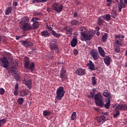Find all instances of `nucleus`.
<instances>
[{
  "mask_svg": "<svg viewBox=\"0 0 127 127\" xmlns=\"http://www.w3.org/2000/svg\"><path fill=\"white\" fill-rule=\"evenodd\" d=\"M65 94V91L64 90V88L63 87L61 86L58 88L56 91V99L58 101H61L62 100V98L64 97V95Z\"/></svg>",
  "mask_w": 127,
  "mask_h": 127,
  "instance_id": "4",
  "label": "nucleus"
},
{
  "mask_svg": "<svg viewBox=\"0 0 127 127\" xmlns=\"http://www.w3.org/2000/svg\"><path fill=\"white\" fill-rule=\"evenodd\" d=\"M121 1H122V3L125 5L126 7V4H127V0H120L119 2H121Z\"/></svg>",
  "mask_w": 127,
  "mask_h": 127,
  "instance_id": "49",
  "label": "nucleus"
},
{
  "mask_svg": "<svg viewBox=\"0 0 127 127\" xmlns=\"http://www.w3.org/2000/svg\"><path fill=\"white\" fill-rule=\"evenodd\" d=\"M23 36L22 35V36H16V40H18L20 38H21V37H23Z\"/></svg>",
  "mask_w": 127,
  "mask_h": 127,
  "instance_id": "59",
  "label": "nucleus"
},
{
  "mask_svg": "<svg viewBox=\"0 0 127 127\" xmlns=\"http://www.w3.org/2000/svg\"><path fill=\"white\" fill-rule=\"evenodd\" d=\"M17 4L18 3H17V2L16 1H14L13 2V5L14 6V7H16V6H17Z\"/></svg>",
  "mask_w": 127,
  "mask_h": 127,
  "instance_id": "60",
  "label": "nucleus"
},
{
  "mask_svg": "<svg viewBox=\"0 0 127 127\" xmlns=\"http://www.w3.org/2000/svg\"><path fill=\"white\" fill-rule=\"evenodd\" d=\"M47 11L48 12H50V8L47 7Z\"/></svg>",
  "mask_w": 127,
  "mask_h": 127,
  "instance_id": "63",
  "label": "nucleus"
},
{
  "mask_svg": "<svg viewBox=\"0 0 127 127\" xmlns=\"http://www.w3.org/2000/svg\"><path fill=\"white\" fill-rule=\"evenodd\" d=\"M18 87H19L18 83H16L15 85V90H18Z\"/></svg>",
  "mask_w": 127,
  "mask_h": 127,
  "instance_id": "56",
  "label": "nucleus"
},
{
  "mask_svg": "<svg viewBox=\"0 0 127 127\" xmlns=\"http://www.w3.org/2000/svg\"><path fill=\"white\" fill-rule=\"evenodd\" d=\"M81 36L83 39H81L82 41H89L93 37V35L91 32H84L81 33Z\"/></svg>",
  "mask_w": 127,
  "mask_h": 127,
  "instance_id": "6",
  "label": "nucleus"
},
{
  "mask_svg": "<svg viewBox=\"0 0 127 127\" xmlns=\"http://www.w3.org/2000/svg\"><path fill=\"white\" fill-rule=\"evenodd\" d=\"M114 51L117 53H120L121 50H120L119 47H117L114 48Z\"/></svg>",
  "mask_w": 127,
  "mask_h": 127,
  "instance_id": "45",
  "label": "nucleus"
},
{
  "mask_svg": "<svg viewBox=\"0 0 127 127\" xmlns=\"http://www.w3.org/2000/svg\"><path fill=\"white\" fill-rule=\"evenodd\" d=\"M43 115L44 117H50V116H51V112L47 110H44Z\"/></svg>",
  "mask_w": 127,
  "mask_h": 127,
  "instance_id": "34",
  "label": "nucleus"
},
{
  "mask_svg": "<svg viewBox=\"0 0 127 127\" xmlns=\"http://www.w3.org/2000/svg\"><path fill=\"white\" fill-rule=\"evenodd\" d=\"M90 55L91 57L93 58V60H94V61H96V60H98L99 58H100V55H99V53H98L97 51H91Z\"/></svg>",
  "mask_w": 127,
  "mask_h": 127,
  "instance_id": "9",
  "label": "nucleus"
},
{
  "mask_svg": "<svg viewBox=\"0 0 127 127\" xmlns=\"http://www.w3.org/2000/svg\"><path fill=\"white\" fill-rule=\"evenodd\" d=\"M47 29L51 31V32H52V30H52V27H51V26H48Z\"/></svg>",
  "mask_w": 127,
  "mask_h": 127,
  "instance_id": "61",
  "label": "nucleus"
},
{
  "mask_svg": "<svg viewBox=\"0 0 127 127\" xmlns=\"http://www.w3.org/2000/svg\"><path fill=\"white\" fill-rule=\"evenodd\" d=\"M94 70H98V67H93V69H92V71H94Z\"/></svg>",
  "mask_w": 127,
  "mask_h": 127,
  "instance_id": "64",
  "label": "nucleus"
},
{
  "mask_svg": "<svg viewBox=\"0 0 127 127\" xmlns=\"http://www.w3.org/2000/svg\"><path fill=\"white\" fill-rule=\"evenodd\" d=\"M23 19V20H21V21H25L27 23V22H29V18L25 17Z\"/></svg>",
  "mask_w": 127,
  "mask_h": 127,
  "instance_id": "48",
  "label": "nucleus"
},
{
  "mask_svg": "<svg viewBox=\"0 0 127 127\" xmlns=\"http://www.w3.org/2000/svg\"><path fill=\"white\" fill-rule=\"evenodd\" d=\"M111 13V16L113 17V18H116V17H117L118 16V12L116 10L112 9Z\"/></svg>",
  "mask_w": 127,
  "mask_h": 127,
  "instance_id": "27",
  "label": "nucleus"
},
{
  "mask_svg": "<svg viewBox=\"0 0 127 127\" xmlns=\"http://www.w3.org/2000/svg\"><path fill=\"white\" fill-rule=\"evenodd\" d=\"M79 24H80V22L76 19L71 20L70 22V26H76L77 25H79Z\"/></svg>",
  "mask_w": 127,
  "mask_h": 127,
  "instance_id": "17",
  "label": "nucleus"
},
{
  "mask_svg": "<svg viewBox=\"0 0 127 127\" xmlns=\"http://www.w3.org/2000/svg\"><path fill=\"white\" fill-rule=\"evenodd\" d=\"M34 15H35V16H37V15H40L41 14V13L40 12H38L37 11L34 12L33 13Z\"/></svg>",
  "mask_w": 127,
  "mask_h": 127,
  "instance_id": "52",
  "label": "nucleus"
},
{
  "mask_svg": "<svg viewBox=\"0 0 127 127\" xmlns=\"http://www.w3.org/2000/svg\"><path fill=\"white\" fill-rule=\"evenodd\" d=\"M97 122L98 123H104V122H106V117L104 115H101L100 117H97Z\"/></svg>",
  "mask_w": 127,
  "mask_h": 127,
  "instance_id": "22",
  "label": "nucleus"
},
{
  "mask_svg": "<svg viewBox=\"0 0 127 127\" xmlns=\"http://www.w3.org/2000/svg\"><path fill=\"white\" fill-rule=\"evenodd\" d=\"M111 106V100L108 99V102L105 104L104 103L103 106L107 110H109L110 109V106Z\"/></svg>",
  "mask_w": 127,
  "mask_h": 127,
  "instance_id": "30",
  "label": "nucleus"
},
{
  "mask_svg": "<svg viewBox=\"0 0 127 127\" xmlns=\"http://www.w3.org/2000/svg\"><path fill=\"white\" fill-rule=\"evenodd\" d=\"M66 34H72V29L69 26H66L64 28Z\"/></svg>",
  "mask_w": 127,
  "mask_h": 127,
  "instance_id": "28",
  "label": "nucleus"
},
{
  "mask_svg": "<svg viewBox=\"0 0 127 127\" xmlns=\"http://www.w3.org/2000/svg\"><path fill=\"white\" fill-rule=\"evenodd\" d=\"M57 42V40H56V39H55L52 40L50 43H56Z\"/></svg>",
  "mask_w": 127,
  "mask_h": 127,
  "instance_id": "58",
  "label": "nucleus"
},
{
  "mask_svg": "<svg viewBox=\"0 0 127 127\" xmlns=\"http://www.w3.org/2000/svg\"><path fill=\"white\" fill-rule=\"evenodd\" d=\"M31 20L32 22H33V23H34L35 22H39L38 21V20H40V19L37 17H34L32 18Z\"/></svg>",
  "mask_w": 127,
  "mask_h": 127,
  "instance_id": "35",
  "label": "nucleus"
},
{
  "mask_svg": "<svg viewBox=\"0 0 127 127\" xmlns=\"http://www.w3.org/2000/svg\"><path fill=\"white\" fill-rule=\"evenodd\" d=\"M52 8L53 9V10L56 11V12L60 13V12L63 10V5H60L57 2H55L52 5Z\"/></svg>",
  "mask_w": 127,
  "mask_h": 127,
  "instance_id": "5",
  "label": "nucleus"
},
{
  "mask_svg": "<svg viewBox=\"0 0 127 127\" xmlns=\"http://www.w3.org/2000/svg\"><path fill=\"white\" fill-rule=\"evenodd\" d=\"M90 94L91 98L94 99L95 104L97 107H100V108L104 107V101H103L104 99L101 92H98L95 95V92H90Z\"/></svg>",
  "mask_w": 127,
  "mask_h": 127,
  "instance_id": "1",
  "label": "nucleus"
},
{
  "mask_svg": "<svg viewBox=\"0 0 127 127\" xmlns=\"http://www.w3.org/2000/svg\"><path fill=\"white\" fill-rule=\"evenodd\" d=\"M98 52L100 56L102 57H105V55H106V53H105V51L101 47H98Z\"/></svg>",
  "mask_w": 127,
  "mask_h": 127,
  "instance_id": "20",
  "label": "nucleus"
},
{
  "mask_svg": "<svg viewBox=\"0 0 127 127\" xmlns=\"http://www.w3.org/2000/svg\"><path fill=\"white\" fill-rule=\"evenodd\" d=\"M79 31H80L81 35H82L83 32H86L87 31L86 30V28L82 26L79 28Z\"/></svg>",
  "mask_w": 127,
  "mask_h": 127,
  "instance_id": "37",
  "label": "nucleus"
},
{
  "mask_svg": "<svg viewBox=\"0 0 127 127\" xmlns=\"http://www.w3.org/2000/svg\"><path fill=\"white\" fill-rule=\"evenodd\" d=\"M76 118H77V116L76 115V112H74L72 114L71 116V121H74Z\"/></svg>",
  "mask_w": 127,
  "mask_h": 127,
  "instance_id": "38",
  "label": "nucleus"
},
{
  "mask_svg": "<svg viewBox=\"0 0 127 127\" xmlns=\"http://www.w3.org/2000/svg\"><path fill=\"white\" fill-rule=\"evenodd\" d=\"M5 123H6V119H3L0 120V125L1 126L4 125V124H5Z\"/></svg>",
  "mask_w": 127,
  "mask_h": 127,
  "instance_id": "42",
  "label": "nucleus"
},
{
  "mask_svg": "<svg viewBox=\"0 0 127 127\" xmlns=\"http://www.w3.org/2000/svg\"><path fill=\"white\" fill-rule=\"evenodd\" d=\"M75 4L76 5H81V2H80L79 1H76Z\"/></svg>",
  "mask_w": 127,
  "mask_h": 127,
  "instance_id": "62",
  "label": "nucleus"
},
{
  "mask_svg": "<svg viewBox=\"0 0 127 127\" xmlns=\"http://www.w3.org/2000/svg\"><path fill=\"white\" fill-rule=\"evenodd\" d=\"M115 42L116 44H117V45H121V44H120L121 42H120V40L115 39Z\"/></svg>",
  "mask_w": 127,
  "mask_h": 127,
  "instance_id": "51",
  "label": "nucleus"
},
{
  "mask_svg": "<svg viewBox=\"0 0 127 127\" xmlns=\"http://www.w3.org/2000/svg\"><path fill=\"white\" fill-rule=\"evenodd\" d=\"M73 17L74 18H78V17H79V15H78V12H74Z\"/></svg>",
  "mask_w": 127,
  "mask_h": 127,
  "instance_id": "46",
  "label": "nucleus"
},
{
  "mask_svg": "<svg viewBox=\"0 0 127 127\" xmlns=\"http://www.w3.org/2000/svg\"><path fill=\"white\" fill-rule=\"evenodd\" d=\"M120 111H117L115 113L113 114L114 118H117L118 116H120Z\"/></svg>",
  "mask_w": 127,
  "mask_h": 127,
  "instance_id": "43",
  "label": "nucleus"
},
{
  "mask_svg": "<svg viewBox=\"0 0 127 127\" xmlns=\"http://www.w3.org/2000/svg\"><path fill=\"white\" fill-rule=\"evenodd\" d=\"M77 43H78V41L77 40V37H75L73 38L70 42L71 47H75L76 45H77Z\"/></svg>",
  "mask_w": 127,
  "mask_h": 127,
  "instance_id": "18",
  "label": "nucleus"
},
{
  "mask_svg": "<svg viewBox=\"0 0 127 127\" xmlns=\"http://www.w3.org/2000/svg\"><path fill=\"white\" fill-rule=\"evenodd\" d=\"M20 28L23 31H28L31 30V24L26 22L25 21H20Z\"/></svg>",
  "mask_w": 127,
  "mask_h": 127,
  "instance_id": "3",
  "label": "nucleus"
},
{
  "mask_svg": "<svg viewBox=\"0 0 127 127\" xmlns=\"http://www.w3.org/2000/svg\"><path fill=\"white\" fill-rule=\"evenodd\" d=\"M60 77L62 79V82L68 80V75H67V70L65 69V67H63L60 71Z\"/></svg>",
  "mask_w": 127,
  "mask_h": 127,
  "instance_id": "7",
  "label": "nucleus"
},
{
  "mask_svg": "<svg viewBox=\"0 0 127 127\" xmlns=\"http://www.w3.org/2000/svg\"><path fill=\"white\" fill-rule=\"evenodd\" d=\"M37 2H46V1H48L49 0H36Z\"/></svg>",
  "mask_w": 127,
  "mask_h": 127,
  "instance_id": "50",
  "label": "nucleus"
},
{
  "mask_svg": "<svg viewBox=\"0 0 127 127\" xmlns=\"http://www.w3.org/2000/svg\"><path fill=\"white\" fill-rule=\"evenodd\" d=\"M92 85H96L97 84V81L96 80V77L93 76L91 79Z\"/></svg>",
  "mask_w": 127,
  "mask_h": 127,
  "instance_id": "41",
  "label": "nucleus"
},
{
  "mask_svg": "<svg viewBox=\"0 0 127 127\" xmlns=\"http://www.w3.org/2000/svg\"><path fill=\"white\" fill-rule=\"evenodd\" d=\"M73 53L74 54V55H78V50H77V49H74L73 51Z\"/></svg>",
  "mask_w": 127,
  "mask_h": 127,
  "instance_id": "57",
  "label": "nucleus"
},
{
  "mask_svg": "<svg viewBox=\"0 0 127 127\" xmlns=\"http://www.w3.org/2000/svg\"><path fill=\"white\" fill-rule=\"evenodd\" d=\"M118 7H119V9H118L119 12H121V11H122V8H125L126 7L125 4L123 3L122 1H121V2H119Z\"/></svg>",
  "mask_w": 127,
  "mask_h": 127,
  "instance_id": "25",
  "label": "nucleus"
},
{
  "mask_svg": "<svg viewBox=\"0 0 127 127\" xmlns=\"http://www.w3.org/2000/svg\"><path fill=\"white\" fill-rule=\"evenodd\" d=\"M24 66L25 69L29 70L31 73L34 72L35 69V64L34 63L31 62L29 61V58L27 57H25V63Z\"/></svg>",
  "mask_w": 127,
  "mask_h": 127,
  "instance_id": "2",
  "label": "nucleus"
},
{
  "mask_svg": "<svg viewBox=\"0 0 127 127\" xmlns=\"http://www.w3.org/2000/svg\"><path fill=\"white\" fill-rule=\"evenodd\" d=\"M27 94H28V90L23 89L20 92V96L21 97H25V96H27Z\"/></svg>",
  "mask_w": 127,
  "mask_h": 127,
  "instance_id": "26",
  "label": "nucleus"
},
{
  "mask_svg": "<svg viewBox=\"0 0 127 127\" xmlns=\"http://www.w3.org/2000/svg\"><path fill=\"white\" fill-rule=\"evenodd\" d=\"M111 59L112 58L110 57L109 56H105L104 58V61L105 64L107 65V66H109L110 64H111Z\"/></svg>",
  "mask_w": 127,
  "mask_h": 127,
  "instance_id": "14",
  "label": "nucleus"
},
{
  "mask_svg": "<svg viewBox=\"0 0 127 127\" xmlns=\"http://www.w3.org/2000/svg\"><path fill=\"white\" fill-rule=\"evenodd\" d=\"M24 84L27 86L29 90H31V85H32V81L31 79H29L28 80H24Z\"/></svg>",
  "mask_w": 127,
  "mask_h": 127,
  "instance_id": "16",
  "label": "nucleus"
},
{
  "mask_svg": "<svg viewBox=\"0 0 127 127\" xmlns=\"http://www.w3.org/2000/svg\"><path fill=\"white\" fill-rule=\"evenodd\" d=\"M109 34L108 33H105L102 37V42H106V41L108 39Z\"/></svg>",
  "mask_w": 127,
  "mask_h": 127,
  "instance_id": "33",
  "label": "nucleus"
},
{
  "mask_svg": "<svg viewBox=\"0 0 127 127\" xmlns=\"http://www.w3.org/2000/svg\"><path fill=\"white\" fill-rule=\"evenodd\" d=\"M117 110H120L121 111H127V105L126 104H119L116 106Z\"/></svg>",
  "mask_w": 127,
  "mask_h": 127,
  "instance_id": "13",
  "label": "nucleus"
},
{
  "mask_svg": "<svg viewBox=\"0 0 127 127\" xmlns=\"http://www.w3.org/2000/svg\"><path fill=\"white\" fill-rule=\"evenodd\" d=\"M4 92H5V91L3 88H0V95H3V94H4Z\"/></svg>",
  "mask_w": 127,
  "mask_h": 127,
  "instance_id": "47",
  "label": "nucleus"
},
{
  "mask_svg": "<svg viewBox=\"0 0 127 127\" xmlns=\"http://www.w3.org/2000/svg\"><path fill=\"white\" fill-rule=\"evenodd\" d=\"M14 78L16 81H19V75H16L14 76Z\"/></svg>",
  "mask_w": 127,
  "mask_h": 127,
  "instance_id": "55",
  "label": "nucleus"
},
{
  "mask_svg": "<svg viewBox=\"0 0 127 127\" xmlns=\"http://www.w3.org/2000/svg\"><path fill=\"white\" fill-rule=\"evenodd\" d=\"M11 10H12V7L11 6L8 7L5 11V14L6 15H8V14H9V13L11 12Z\"/></svg>",
  "mask_w": 127,
  "mask_h": 127,
  "instance_id": "31",
  "label": "nucleus"
},
{
  "mask_svg": "<svg viewBox=\"0 0 127 127\" xmlns=\"http://www.w3.org/2000/svg\"><path fill=\"white\" fill-rule=\"evenodd\" d=\"M23 102H24V99L23 98H19L17 100L18 105H22Z\"/></svg>",
  "mask_w": 127,
  "mask_h": 127,
  "instance_id": "36",
  "label": "nucleus"
},
{
  "mask_svg": "<svg viewBox=\"0 0 127 127\" xmlns=\"http://www.w3.org/2000/svg\"><path fill=\"white\" fill-rule=\"evenodd\" d=\"M54 55V51H52L51 52H49L47 57L50 59L51 60L53 59V56Z\"/></svg>",
  "mask_w": 127,
  "mask_h": 127,
  "instance_id": "29",
  "label": "nucleus"
},
{
  "mask_svg": "<svg viewBox=\"0 0 127 127\" xmlns=\"http://www.w3.org/2000/svg\"><path fill=\"white\" fill-rule=\"evenodd\" d=\"M14 96H17V95H18V89L14 90Z\"/></svg>",
  "mask_w": 127,
  "mask_h": 127,
  "instance_id": "53",
  "label": "nucleus"
},
{
  "mask_svg": "<svg viewBox=\"0 0 127 127\" xmlns=\"http://www.w3.org/2000/svg\"><path fill=\"white\" fill-rule=\"evenodd\" d=\"M38 27H39V22L33 23L32 26H31V30H32V29H37Z\"/></svg>",
  "mask_w": 127,
  "mask_h": 127,
  "instance_id": "23",
  "label": "nucleus"
},
{
  "mask_svg": "<svg viewBox=\"0 0 127 127\" xmlns=\"http://www.w3.org/2000/svg\"><path fill=\"white\" fill-rule=\"evenodd\" d=\"M20 43H21V45L26 47V48H28V47H30V46H33V43L28 41H20Z\"/></svg>",
  "mask_w": 127,
  "mask_h": 127,
  "instance_id": "10",
  "label": "nucleus"
},
{
  "mask_svg": "<svg viewBox=\"0 0 127 127\" xmlns=\"http://www.w3.org/2000/svg\"><path fill=\"white\" fill-rule=\"evenodd\" d=\"M75 73L78 76H82L86 74V69L82 68H78L76 70Z\"/></svg>",
  "mask_w": 127,
  "mask_h": 127,
  "instance_id": "11",
  "label": "nucleus"
},
{
  "mask_svg": "<svg viewBox=\"0 0 127 127\" xmlns=\"http://www.w3.org/2000/svg\"><path fill=\"white\" fill-rule=\"evenodd\" d=\"M10 72H11V73H13L14 74H15V75H16V74H17V71H16V68L14 67H12L11 68Z\"/></svg>",
  "mask_w": 127,
  "mask_h": 127,
  "instance_id": "39",
  "label": "nucleus"
},
{
  "mask_svg": "<svg viewBox=\"0 0 127 127\" xmlns=\"http://www.w3.org/2000/svg\"><path fill=\"white\" fill-rule=\"evenodd\" d=\"M106 1L108 2L107 3V6H111V5H112V0H106Z\"/></svg>",
  "mask_w": 127,
  "mask_h": 127,
  "instance_id": "44",
  "label": "nucleus"
},
{
  "mask_svg": "<svg viewBox=\"0 0 127 127\" xmlns=\"http://www.w3.org/2000/svg\"><path fill=\"white\" fill-rule=\"evenodd\" d=\"M115 39H117V38H119V40H121V35H115Z\"/></svg>",
  "mask_w": 127,
  "mask_h": 127,
  "instance_id": "54",
  "label": "nucleus"
},
{
  "mask_svg": "<svg viewBox=\"0 0 127 127\" xmlns=\"http://www.w3.org/2000/svg\"><path fill=\"white\" fill-rule=\"evenodd\" d=\"M51 33L53 35V36H54V37H56L57 38H59V37L61 36V34L57 33L56 31L54 30H52Z\"/></svg>",
  "mask_w": 127,
  "mask_h": 127,
  "instance_id": "32",
  "label": "nucleus"
},
{
  "mask_svg": "<svg viewBox=\"0 0 127 127\" xmlns=\"http://www.w3.org/2000/svg\"><path fill=\"white\" fill-rule=\"evenodd\" d=\"M105 22V16H101L97 19V24L100 26H103Z\"/></svg>",
  "mask_w": 127,
  "mask_h": 127,
  "instance_id": "12",
  "label": "nucleus"
},
{
  "mask_svg": "<svg viewBox=\"0 0 127 127\" xmlns=\"http://www.w3.org/2000/svg\"><path fill=\"white\" fill-rule=\"evenodd\" d=\"M87 66L88 67V69L91 70V71H93V69L95 67V64L93 62H92V61H89V63L87 64Z\"/></svg>",
  "mask_w": 127,
  "mask_h": 127,
  "instance_id": "19",
  "label": "nucleus"
},
{
  "mask_svg": "<svg viewBox=\"0 0 127 127\" xmlns=\"http://www.w3.org/2000/svg\"><path fill=\"white\" fill-rule=\"evenodd\" d=\"M103 95L104 97H105L106 98L109 97L108 100H110L111 98H112V96H111V93L109 92L108 90H106L105 91L103 92Z\"/></svg>",
  "mask_w": 127,
  "mask_h": 127,
  "instance_id": "21",
  "label": "nucleus"
},
{
  "mask_svg": "<svg viewBox=\"0 0 127 127\" xmlns=\"http://www.w3.org/2000/svg\"><path fill=\"white\" fill-rule=\"evenodd\" d=\"M9 64V62L6 57H3L2 58L0 59V65L2 67H3V68H7Z\"/></svg>",
  "mask_w": 127,
  "mask_h": 127,
  "instance_id": "8",
  "label": "nucleus"
},
{
  "mask_svg": "<svg viewBox=\"0 0 127 127\" xmlns=\"http://www.w3.org/2000/svg\"><path fill=\"white\" fill-rule=\"evenodd\" d=\"M105 19H106L107 21L111 20V15H110V14H106V16H105Z\"/></svg>",
  "mask_w": 127,
  "mask_h": 127,
  "instance_id": "40",
  "label": "nucleus"
},
{
  "mask_svg": "<svg viewBox=\"0 0 127 127\" xmlns=\"http://www.w3.org/2000/svg\"><path fill=\"white\" fill-rule=\"evenodd\" d=\"M50 48L51 50H58L57 43H50Z\"/></svg>",
  "mask_w": 127,
  "mask_h": 127,
  "instance_id": "15",
  "label": "nucleus"
},
{
  "mask_svg": "<svg viewBox=\"0 0 127 127\" xmlns=\"http://www.w3.org/2000/svg\"><path fill=\"white\" fill-rule=\"evenodd\" d=\"M41 36L46 38L49 37L50 34L49 33V32H48V31L44 30L41 32Z\"/></svg>",
  "mask_w": 127,
  "mask_h": 127,
  "instance_id": "24",
  "label": "nucleus"
}]
</instances>
